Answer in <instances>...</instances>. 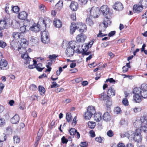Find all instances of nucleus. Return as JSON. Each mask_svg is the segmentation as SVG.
Wrapping results in <instances>:
<instances>
[{
	"mask_svg": "<svg viewBox=\"0 0 147 147\" xmlns=\"http://www.w3.org/2000/svg\"><path fill=\"white\" fill-rule=\"evenodd\" d=\"M76 43L75 42H71L69 43V46L67 48L65 51V54L68 57L72 56L74 54V51H75L76 52L80 54L81 52L79 50V46L76 48L75 46Z\"/></svg>",
	"mask_w": 147,
	"mask_h": 147,
	"instance_id": "1",
	"label": "nucleus"
},
{
	"mask_svg": "<svg viewBox=\"0 0 147 147\" xmlns=\"http://www.w3.org/2000/svg\"><path fill=\"white\" fill-rule=\"evenodd\" d=\"M79 28V31L80 32H82L86 30V27L84 24L79 23L77 24L74 23H72L70 26V32L73 34L77 29Z\"/></svg>",
	"mask_w": 147,
	"mask_h": 147,
	"instance_id": "2",
	"label": "nucleus"
},
{
	"mask_svg": "<svg viewBox=\"0 0 147 147\" xmlns=\"http://www.w3.org/2000/svg\"><path fill=\"white\" fill-rule=\"evenodd\" d=\"M140 88H135L133 91V93L135 94L133 96V99L136 102H140L142 100V97L140 94Z\"/></svg>",
	"mask_w": 147,
	"mask_h": 147,
	"instance_id": "3",
	"label": "nucleus"
},
{
	"mask_svg": "<svg viewBox=\"0 0 147 147\" xmlns=\"http://www.w3.org/2000/svg\"><path fill=\"white\" fill-rule=\"evenodd\" d=\"M90 12V16L94 18L98 17V15L100 11V9L98 7H92L91 8H89L87 10Z\"/></svg>",
	"mask_w": 147,
	"mask_h": 147,
	"instance_id": "4",
	"label": "nucleus"
},
{
	"mask_svg": "<svg viewBox=\"0 0 147 147\" xmlns=\"http://www.w3.org/2000/svg\"><path fill=\"white\" fill-rule=\"evenodd\" d=\"M141 129L138 128L135 130L134 141L137 142H141L142 139V137L141 135Z\"/></svg>",
	"mask_w": 147,
	"mask_h": 147,
	"instance_id": "5",
	"label": "nucleus"
},
{
	"mask_svg": "<svg viewBox=\"0 0 147 147\" xmlns=\"http://www.w3.org/2000/svg\"><path fill=\"white\" fill-rule=\"evenodd\" d=\"M140 88V94L143 98H147V84H142Z\"/></svg>",
	"mask_w": 147,
	"mask_h": 147,
	"instance_id": "6",
	"label": "nucleus"
},
{
	"mask_svg": "<svg viewBox=\"0 0 147 147\" xmlns=\"http://www.w3.org/2000/svg\"><path fill=\"white\" fill-rule=\"evenodd\" d=\"M140 127L144 132L147 131V116L141 119Z\"/></svg>",
	"mask_w": 147,
	"mask_h": 147,
	"instance_id": "7",
	"label": "nucleus"
},
{
	"mask_svg": "<svg viewBox=\"0 0 147 147\" xmlns=\"http://www.w3.org/2000/svg\"><path fill=\"white\" fill-rule=\"evenodd\" d=\"M2 58L0 59V68L2 70L6 69V67L7 65V61Z\"/></svg>",
	"mask_w": 147,
	"mask_h": 147,
	"instance_id": "8",
	"label": "nucleus"
},
{
	"mask_svg": "<svg viewBox=\"0 0 147 147\" xmlns=\"http://www.w3.org/2000/svg\"><path fill=\"white\" fill-rule=\"evenodd\" d=\"M143 9L140 4L135 5L133 7V11L135 13H139L142 11Z\"/></svg>",
	"mask_w": 147,
	"mask_h": 147,
	"instance_id": "9",
	"label": "nucleus"
},
{
	"mask_svg": "<svg viewBox=\"0 0 147 147\" xmlns=\"http://www.w3.org/2000/svg\"><path fill=\"white\" fill-rule=\"evenodd\" d=\"M86 38V37L85 35L81 33L77 35L76 40L78 42H84Z\"/></svg>",
	"mask_w": 147,
	"mask_h": 147,
	"instance_id": "10",
	"label": "nucleus"
},
{
	"mask_svg": "<svg viewBox=\"0 0 147 147\" xmlns=\"http://www.w3.org/2000/svg\"><path fill=\"white\" fill-rule=\"evenodd\" d=\"M101 11L104 16H106L109 13V9L106 5L102 6L100 9Z\"/></svg>",
	"mask_w": 147,
	"mask_h": 147,
	"instance_id": "11",
	"label": "nucleus"
},
{
	"mask_svg": "<svg viewBox=\"0 0 147 147\" xmlns=\"http://www.w3.org/2000/svg\"><path fill=\"white\" fill-rule=\"evenodd\" d=\"M126 137L130 140H134L135 136V131L134 132L131 131H129L127 133Z\"/></svg>",
	"mask_w": 147,
	"mask_h": 147,
	"instance_id": "12",
	"label": "nucleus"
},
{
	"mask_svg": "<svg viewBox=\"0 0 147 147\" xmlns=\"http://www.w3.org/2000/svg\"><path fill=\"white\" fill-rule=\"evenodd\" d=\"M109 96L108 95H107L106 94L104 93H102L99 95V97L101 100H107V101H108L109 103H106V105L108 106H110L111 105V102L107 100V98H108Z\"/></svg>",
	"mask_w": 147,
	"mask_h": 147,
	"instance_id": "13",
	"label": "nucleus"
},
{
	"mask_svg": "<svg viewBox=\"0 0 147 147\" xmlns=\"http://www.w3.org/2000/svg\"><path fill=\"white\" fill-rule=\"evenodd\" d=\"M113 7L114 9L118 11H121L123 8L122 4L120 2L115 3V5H113Z\"/></svg>",
	"mask_w": 147,
	"mask_h": 147,
	"instance_id": "14",
	"label": "nucleus"
},
{
	"mask_svg": "<svg viewBox=\"0 0 147 147\" xmlns=\"http://www.w3.org/2000/svg\"><path fill=\"white\" fill-rule=\"evenodd\" d=\"M78 3L76 2H72L70 5L71 9L74 11H76L78 8Z\"/></svg>",
	"mask_w": 147,
	"mask_h": 147,
	"instance_id": "15",
	"label": "nucleus"
},
{
	"mask_svg": "<svg viewBox=\"0 0 147 147\" xmlns=\"http://www.w3.org/2000/svg\"><path fill=\"white\" fill-rule=\"evenodd\" d=\"M40 25L38 24H34L31 27L30 30H31L37 32L40 30Z\"/></svg>",
	"mask_w": 147,
	"mask_h": 147,
	"instance_id": "16",
	"label": "nucleus"
},
{
	"mask_svg": "<svg viewBox=\"0 0 147 147\" xmlns=\"http://www.w3.org/2000/svg\"><path fill=\"white\" fill-rule=\"evenodd\" d=\"M111 23V20L107 16L104 19L103 22V27L106 28L108 26V25H110Z\"/></svg>",
	"mask_w": 147,
	"mask_h": 147,
	"instance_id": "17",
	"label": "nucleus"
},
{
	"mask_svg": "<svg viewBox=\"0 0 147 147\" xmlns=\"http://www.w3.org/2000/svg\"><path fill=\"white\" fill-rule=\"evenodd\" d=\"M115 94V90L113 87L109 88L107 91V95L108 96H114Z\"/></svg>",
	"mask_w": 147,
	"mask_h": 147,
	"instance_id": "18",
	"label": "nucleus"
},
{
	"mask_svg": "<svg viewBox=\"0 0 147 147\" xmlns=\"http://www.w3.org/2000/svg\"><path fill=\"white\" fill-rule=\"evenodd\" d=\"M53 23V24L56 28H60L62 26V23L61 22L59 19H54Z\"/></svg>",
	"mask_w": 147,
	"mask_h": 147,
	"instance_id": "19",
	"label": "nucleus"
},
{
	"mask_svg": "<svg viewBox=\"0 0 147 147\" xmlns=\"http://www.w3.org/2000/svg\"><path fill=\"white\" fill-rule=\"evenodd\" d=\"M20 118L18 115H15L11 119V122L13 124L18 123L20 120Z\"/></svg>",
	"mask_w": 147,
	"mask_h": 147,
	"instance_id": "20",
	"label": "nucleus"
},
{
	"mask_svg": "<svg viewBox=\"0 0 147 147\" xmlns=\"http://www.w3.org/2000/svg\"><path fill=\"white\" fill-rule=\"evenodd\" d=\"M27 16V14L25 11L20 12L19 14L18 18L21 20H25Z\"/></svg>",
	"mask_w": 147,
	"mask_h": 147,
	"instance_id": "21",
	"label": "nucleus"
},
{
	"mask_svg": "<svg viewBox=\"0 0 147 147\" xmlns=\"http://www.w3.org/2000/svg\"><path fill=\"white\" fill-rule=\"evenodd\" d=\"M63 7V2L59 1L55 5V9L57 11H59Z\"/></svg>",
	"mask_w": 147,
	"mask_h": 147,
	"instance_id": "22",
	"label": "nucleus"
},
{
	"mask_svg": "<svg viewBox=\"0 0 147 147\" xmlns=\"http://www.w3.org/2000/svg\"><path fill=\"white\" fill-rule=\"evenodd\" d=\"M101 114L100 113H94V119L96 122L100 121L101 119Z\"/></svg>",
	"mask_w": 147,
	"mask_h": 147,
	"instance_id": "23",
	"label": "nucleus"
},
{
	"mask_svg": "<svg viewBox=\"0 0 147 147\" xmlns=\"http://www.w3.org/2000/svg\"><path fill=\"white\" fill-rule=\"evenodd\" d=\"M22 58L26 61L27 64H29L30 61H31V58L29 56L27 53H25L21 56Z\"/></svg>",
	"mask_w": 147,
	"mask_h": 147,
	"instance_id": "24",
	"label": "nucleus"
},
{
	"mask_svg": "<svg viewBox=\"0 0 147 147\" xmlns=\"http://www.w3.org/2000/svg\"><path fill=\"white\" fill-rule=\"evenodd\" d=\"M8 24L7 23L5 20L1 21L0 22V27L3 30L8 27Z\"/></svg>",
	"mask_w": 147,
	"mask_h": 147,
	"instance_id": "25",
	"label": "nucleus"
},
{
	"mask_svg": "<svg viewBox=\"0 0 147 147\" xmlns=\"http://www.w3.org/2000/svg\"><path fill=\"white\" fill-rule=\"evenodd\" d=\"M103 119L106 121H108L111 119V116L107 112L105 113L103 116Z\"/></svg>",
	"mask_w": 147,
	"mask_h": 147,
	"instance_id": "26",
	"label": "nucleus"
},
{
	"mask_svg": "<svg viewBox=\"0 0 147 147\" xmlns=\"http://www.w3.org/2000/svg\"><path fill=\"white\" fill-rule=\"evenodd\" d=\"M21 41L20 45L23 46L22 49H24V47H25L28 46V42L27 40L25 38H21L20 40Z\"/></svg>",
	"mask_w": 147,
	"mask_h": 147,
	"instance_id": "27",
	"label": "nucleus"
},
{
	"mask_svg": "<svg viewBox=\"0 0 147 147\" xmlns=\"http://www.w3.org/2000/svg\"><path fill=\"white\" fill-rule=\"evenodd\" d=\"M139 4L143 7L145 9L147 7V0H141Z\"/></svg>",
	"mask_w": 147,
	"mask_h": 147,
	"instance_id": "28",
	"label": "nucleus"
},
{
	"mask_svg": "<svg viewBox=\"0 0 147 147\" xmlns=\"http://www.w3.org/2000/svg\"><path fill=\"white\" fill-rule=\"evenodd\" d=\"M102 24H100L99 26L100 28V29L99 30V33L98 34L97 36H103V35L104 34L102 33V32L105 31L106 29V28L104 27L102 28Z\"/></svg>",
	"mask_w": 147,
	"mask_h": 147,
	"instance_id": "29",
	"label": "nucleus"
},
{
	"mask_svg": "<svg viewBox=\"0 0 147 147\" xmlns=\"http://www.w3.org/2000/svg\"><path fill=\"white\" fill-rule=\"evenodd\" d=\"M48 35L49 33L47 31L44 30L41 32V39H43V41H45L44 40V38H45L46 37H49Z\"/></svg>",
	"mask_w": 147,
	"mask_h": 147,
	"instance_id": "30",
	"label": "nucleus"
},
{
	"mask_svg": "<svg viewBox=\"0 0 147 147\" xmlns=\"http://www.w3.org/2000/svg\"><path fill=\"white\" fill-rule=\"evenodd\" d=\"M12 35L13 38L18 39L20 38L21 37V34L18 32H14L12 33Z\"/></svg>",
	"mask_w": 147,
	"mask_h": 147,
	"instance_id": "31",
	"label": "nucleus"
},
{
	"mask_svg": "<svg viewBox=\"0 0 147 147\" xmlns=\"http://www.w3.org/2000/svg\"><path fill=\"white\" fill-rule=\"evenodd\" d=\"M93 114L87 111L84 114L85 118L86 119H90Z\"/></svg>",
	"mask_w": 147,
	"mask_h": 147,
	"instance_id": "32",
	"label": "nucleus"
},
{
	"mask_svg": "<svg viewBox=\"0 0 147 147\" xmlns=\"http://www.w3.org/2000/svg\"><path fill=\"white\" fill-rule=\"evenodd\" d=\"M87 111L93 114L95 113V112L94 107L92 106H89L87 109Z\"/></svg>",
	"mask_w": 147,
	"mask_h": 147,
	"instance_id": "33",
	"label": "nucleus"
},
{
	"mask_svg": "<svg viewBox=\"0 0 147 147\" xmlns=\"http://www.w3.org/2000/svg\"><path fill=\"white\" fill-rule=\"evenodd\" d=\"M88 124L89 127L91 129L94 128L96 125L95 122L93 121H89Z\"/></svg>",
	"mask_w": 147,
	"mask_h": 147,
	"instance_id": "34",
	"label": "nucleus"
},
{
	"mask_svg": "<svg viewBox=\"0 0 147 147\" xmlns=\"http://www.w3.org/2000/svg\"><path fill=\"white\" fill-rule=\"evenodd\" d=\"M27 27L26 26L24 25L20 27V30L21 33H24L27 32Z\"/></svg>",
	"mask_w": 147,
	"mask_h": 147,
	"instance_id": "35",
	"label": "nucleus"
},
{
	"mask_svg": "<svg viewBox=\"0 0 147 147\" xmlns=\"http://www.w3.org/2000/svg\"><path fill=\"white\" fill-rule=\"evenodd\" d=\"M71 114L70 113H67L66 115V119L68 122H70L71 120Z\"/></svg>",
	"mask_w": 147,
	"mask_h": 147,
	"instance_id": "36",
	"label": "nucleus"
},
{
	"mask_svg": "<svg viewBox=\"0 0 147 147\" xmlns=\"http://www.w3.org/2000/svg\"><path fill=\"white\" fill-rule=\"evenodd\" d=\"M6 140L5 135L3 133H0V142H3Z\"/></svg>",
	"mask_w": 147,
	"mask_h": 147,
	"instance_id": "37",
	"label": "nucleus"
},
{
	"mask_svg": "<svg viewBox=\"0 0 147 147\" xmlns=\"http://www.w3.org/2000/svg\"><path fill=\"white\" fill-rule=\"evenodd\" d=\"M11 10L15 13H18L20 10V8L18 6H13L11 7Z\"/></svg>",
	"mask_w": 147,
	"mask_h": 147,
	"instance_id": "38",
	"label": "nucleus"
},
{
	"mask_svg": "<svg viewBox=\"0 0 147 147\" xmlns=\"http://www.w3.org/2000/svg\"><path fill=\"white\" fill-rule=\"evenodd\" d=\"M95 140L100 143H102L104 141V138L102 137H97L95 138Z\"/></svg>",
	"mask_w": 147,
	"mask_h": 147,
	"instance_id": "39",
	"label": "nucleus"
},
{
	"mask_svg": "<svg viewBox=\"0 0 147 147\" xmlns=\"http://www.w3.org/2000/svg\"><path fill=\"white\" fill-rule=\"evenodd\" d=\"M42 66V64L39 63L36 65V68L37 70L39 71H41L44 69V68H41Z\"/></svg>",
	"mask_w": 147,
	"mask_h": 147,
	"instance_id": "40",
	"label": "nucleus"
},
{
	"mask_svg": "<svg viewBox=\"0 0 147 147\" xmlns=\"http://www.w3.org/2000/svg\"><path fill=\"white\" fill-rule=\"evenodd\" d=\"M38 90L40 92L41 94H44L45 92V88L42 86H39L38 87Z\"/></svg>",
	"mask_w": 147,
	"mask_h": 147,
	"instance_id": "41",
	"label": "nucleus"
},
{
	"mask_svg": "<svg viewBox=\"0 0 147 147\" xmlns=\"http://www.w3.org/2000/svg\"><path fill=\"white\" fill-rule=\"evenodd\" d=\"M13 141L14 143L17 144L20 142V139L18 136H14L13 137Z\"/></svg>",
	"mask_w": 147,
	"mask_h": 147,
	"instance_id": "42",
	"label": "nucleus"
},
{
	"mask_svg": "<svg viewBox=\"0 0 147 147\" xmlns=\"http://www.w3.org/2000/svg\"><path fill=\"white\" fill-rule=\"evenodd\" d=\"M77 131L75 128H71L69 130V132L71 135H75Z\"/></svg>",
	"mask_w": 147,
	"mask_h": 147,
	"instance_id": "43",
	"label": "nucleus"
},
{
	"mask_svg": "<svg viewBox=\"0 0 147 147\" xmlns=\"http://www.w3.org/2000/svg\"><path fill=\"white\" fill-rule=\"evenodd\" d=\"M19 108L22 110H23L26 109L25 104L24 102H21L19 105Z\"/></svg>",
	"mask_w": 147,
	"mask_h": 147,
	"instance_id": "44",
	"label": "nucleus"
},
{
	"mask_svg": "<svg viewBox=\"0 0 147 147\" xmlns=\"http://www.w3.org/2000/svg\"><path fill=\"white\" fill-rule=\"evenodd\" d=\"M86 23L90 26H91L93 24V22L90 18H87L86 19Z\"/></svg>",
	"mask_w": 147,
	"mask_h": 147,
	"instance_id": "45",
	"label": "nucleus"
},
{
	"mask_svg": "<svg viewBox=\"0 0 147 147\" xmlns=\"http://www.w3.org/2000/svg\"><path fill=\"white\" fill-rule=\"evenodd\" d=\"M107 135L109 137H111L113 136L114 133L112 130H110L107 132Z\"/></svg>",
	"mask_w": 147,
	"mask_h": 147,
	"instance_id": "46",
	"label": "nucleus"
},
{
	"mask_svg": "<svg viewBox=\"0 0 147 147\" xmlns=\"http://www.w3.org/2000/svg\"><path fill=\"white\" fill-rule=\"evenodd\" d=\"M88 0H78L79 3L81 5L86 4Z\"/></svg>",
	"mask_w": 147,
	"mask_h": 147,
	"instance_id": "47",
	"label": "nucleus"
},
{
	"mask_svg": "<svg viewBox=\"0 0 147 147\" xmlns=\"http://www.w3.org/2000/svg\"><path fill=\"white\" fill-rule=\"evenodd\" d=\"M44 40L45 41H43V39H41V40L42 43L45 44H48L50 41L49 37H46L45 38H44Z\"/></svg>",
	"mask_w": 147,
	"mask_h": 147,
	"instance_id": "48",
	"label": "nucleus"
},
{
	"mask_svg": "<svg viewBox=\"0 0 147 147\" xmlns=\"http://www.w3.org/2000/svg\"><path fill=\"white\" fill-rule=\"evenodd\" d=\"M122 102L125 105H127L128 104V100L126 98H125L123 99Z\"/></svg>",
	"mask_w": 147,
	"mask_h": 147,
	"instance_id": "49",
	"label": "nucleus"
},
{
	"mask_svg": "<svg viewBox=\"0 0 147 147\" xmlns=\"http://www.w3.org/2000/svg\"><path fill=\"white\" fill-rule=\"evenodd\" d=\"M5 119L2 118H0V127L4 126L5 124Z\"/></svg>",
	"mask_w": 147,
	"mask_h": 147,
	"instance_id": "50",
	"label": "nucleus"
},
{
	"mask_svg": "<svg viewBox=\"0 0 147 147\" xmlns=\"http://www.w3.org/2000/svg\"><path fill=\"white\" fill-rule=\"evenodd\" d=\"M6 46V43L2 40H0V47L2 48H4Z\"/></svg>",
	"mask_w": 147,
	"mask_h": 147,
	"instance_id": "51",
	"label": "nucleus"
},
{
	"mask_svg": "<svg viewBox=\"0 0 147 147\" xmlns=\"http://www.w3.org/2000/svg\"><path fill=\"white\" fill-rule=\"evenodd\" d=\"M9 4H7L6 5V6L5 7V11L6 12L9 14Z\"/></svg>",
	"mask_w": 147,
	"mask_h": 147,
	"instance_id": "52",
	"label": "nucleus"
},
{
	"mask_svg": "<svg viewBox=\"0 0 147 147\" xmlns=\"http://www.w3.org/2000/svg\"><path fill=\"white\" fill-rule=\"evenodd\" d=\"M30 41L33 42V44H36L38 42V39L36 38H34V37H32Z\"/></svg>",
	"mask_w": 147,
	"mask_h": 147,
	"instance_id": "53",
	"label": "nucleus"
},
{
	"mask_svg": "<svg viewBox=\"0 0 147 147\" xmlns=\"http://www.w3.org/2000/svg\"><path fill=\"white\" fill-rule=\"evenodd\" d=\"M61 140L63 144H66L68 141V140L64 136H63L62 137Z\"/></svg>",
	"mask_w": 147,
	"mask_h": 147,
	"instance_id": "54",
	"label": "nucleus"
},
{
	"mask_svg": "<svg viewBox=\"0 0 147 147\" xmlns=\"http://www.w3.org/2000/svg\"><path fill=\"white\" fill-rule=\"evenodd\" d=\"M39 8L40 10L43 12H44L46 8L44 5L43 4L40 5L39 6Z\"/></svg>",
	"mask_w": 147,
	"mask_h": 147,
	"instance_id": "55",
	"label": "nucleus"
},
{
	"mask_svg": "<svg viewBox=\"0 0 147 147\" xmlns=\"http://www.w3.org/2000/svg\"><path fill=\"white\" fill-rule=\"evenodd\" d=\"M109 44V42H106L103 43L101 45V47L103 48H105L108 46Z\"/></svg>",
	"mask_w": 147,
	"mask_h": 147,
	"instance_id": "56",
	"label": "nucleus"
},
{
	"mask_svg": "<svg viewBox=\"0 0 147 147\" xmlns=\"http://www.w3.org/2000/svg\"><path fill=\"white\" fill-rule=\"evenodd\" d=\"M115 111L117 113V114H118L121 113V110L120 108L117 107L116 108Z\"/></svg>",
	"mask_w": 147,
	"mask_h": 147,
	"instance_id": "57",
	"label": "nucleus"
},
{
	"mask_svg": "<svg viewBox=\"0 0 147 147\" xmlns=\"http://www.w3.org/2000/svg\"><path fill=\"white\" fill-rule=\"evenodd\" d=\"M141 109L139 107H136L133 109L135 113L139 112L141 111Z\"/></svg>",
	"mask_w": 147,
	"mask_h": 147,
	"instance_id": "58",
	"label": "nucleus"
},
{
	"mask_svg": "<svg viewBox=\"0 0 147 147\" xmlns=\"http://www.w3.org/2000/svg\"><path fill=\"white\" fill-rule=\"evenodd\" d=\"M57 56H56L55 54H53L52 55H49V58L51 59H55L57 57Z\"/></svg>",
	"mask_w": 147,
	"mask_h": 147,
	"instance_id": "59",
	"label": "nucleus"
},
{
	"mask_svg": "<svg viewBox=\"0 0 147 147\" xmlns=\"http://www.w3.org/2000/svg\"><path fill=\"white\" fill-rule=\"evenodd\" d=\"M52 84L51 86V88H53L55 87V86H58V85L56 83V82H53L52 83Z\"/></svg>",
	"mask_w": 147,
	"mask_h": 147,
	"instance_id": "60",
	"label": "nucleus"
},
{
	"mask_svg": "<svg viewBox=\"0 0 147 147\" xmlns=\"http://www.w3.org/2000/svg\"><path fill=\"white\" fill-rule=\"evenodd\" d=\"M116 33V32L115 31H111L109 33L108 36L109 37H111L114 35Z\"/></svg>",
	"mask_w": 147,
	"mask_h": 147,
	"instance_id": "61",
	"label": "nucleus"
},
{
	"mask_svg": "<svg viewBox=\"0 0 147 147\" xmlns=\"http://www.w3.org/2000/svg\"><path fill=\"white\" fill-rule=\"evenodd\" d=\"M120 124L121 125H123L127 124V122L125 120L122 119L121 120Z\"/></svg>",
	"mask_w": 147,
	"mask_h": 147,
	"instance_id": "62",
	"label": "nucleus"
},
{
	"mask_svg": "<svg viewBox=\"0 0 147 147\" xmlns=\"http://www.w3.org/2000/svg\"><path fill=\"white\" fill-rule=\"evenodd\" d=\"M62 71V68L61 67H59V70H57L56 72L57 75L58 76L61 73Z\"/></svg>",
	"mask_w": 147,
	"mask_h": 147,
	"instance_id": "63",
	"label": "nucleus"
},
{
	"mask_svg": "<svg viewBox=\"0 0 147 147\" xmlns=\"http://www.w3.org/2000/svg\"><path fill=\"white\" fill-rule=\"evenodd\" d=\"M87 143L86 142H81L80 143V146L83 147H85L87 146Z\"/></svg>",
	"mask_w": 147,
	"mask_h": 147,
	"instance_id": "64",
	"label": "nucleus"
}]
</instances>
